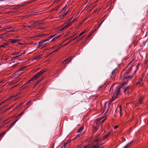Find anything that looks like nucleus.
<instances>
[{"label":"nucleus","instance_id":"obj_1","mask_svg":"<svg viewBox=\"0 0 148 148\" xmlns=\"http://www.w3.org/2000/svg\"><path fill=\"white\" fill-rule=\"evenodd\" d=\"M56 36V35H52L48 37L46 39L41 40L38 42V48H42L47 45L48 43V41H50V39L52 38L50 41H55L60 36Z\"/></svg>","mask_w":148,"mask_h":148},{"label":"nucleus","instance_id":"obj_2","mask_svg":"<svg viewBox=\"0 0 148 148\" xmlns=\"http://www.w3.org/2000/svg\"><path fill=\"white\" fill-rule=\"evenodd\" d=\"M126 84V82H123V84H120L118 86L115 88L113 92V97L111 101H112L118 97L119 95H120V88H122Z\"/></svg>","mask_w":148,"mask_h":148},{"label":"nucleus","instance_id":"obj_3","mask_svg":"<svg viewBox=\"0 0 148 148\" xmlns=\"http://www.w3.org/2000/svg\"><path fill=\"white\" fill-rule=\"evenodd\" d=\"M47 70L46 69L42 70L37 73L35 75H34L32 78L31 79L33 81L37 79L38 77H39L44 73L47 71Z\"/></svg>","mask_w":148,"mask_h":148},{"label":"nucleus","instance_id":"obj_4","mask_svg":"<svg viewBox=\"0 0 148 148\" xmlns=\"http://www.w3.org/2000/svg\"><path fill=\"white\" fill-rule=\"evenodd\" d=\"M134 74H132V75H128L127 73H125L123 75V79L124 80L123 82H125L127 83V82L130 79H131V78L133 77Z\"/></svg>","mask_w":148,"mask_h":148},{"label":"nucleus","instance_id":"obj_5","mask_svg":"<svg viewBox=\"0 0 148 148\" xmlns=\"http://www.w3.org/2000/svg\"><path fill=\"white\" fill-rule=\"evenodd\" d=\"M101 112L100 113L101 115H102V118L101 119L97 118L95 121V123L96 124H98L99 123L98 121L100 120L102 118L104 117H105L106 116L108 115L110 113V112Z\"/></svg>","mask_w":148,"mask_h":148},{"label":"nucleus","instance_id":"obj_6","mask_svg":"<svg viewBox=\"0 0 148 148\" xmlns=\"http://www.w3.org/2000/svg\"><path fill=\"white\" fill-rule=\"evenodd\" d=\"M106 103H105L103 107V111H111L112 110V107L109 104L107 106V107H106Z\"/></svg>","mask_w":148,"mask_h":148},{"label":"nucleus","instance_id":"obj_7","mask_svg":"<svg viewBox=\"0 0 148 148\" xmlns=\"http://www.w3.org/2000/svg\"><path fill=\"white\" fill-rule=\"evenodd\" d=\"M12 96H10L5 100L4 101H3L1 103H0V106L3 103H7L9 104L10 103L11 101V99L12 98Z\"/></svg>","mask_w":148,"mask_h":148},{"label":"nucleus","instance_id":"obj_8","mask_svg":"<svg viewBox=\"0 0 148 148\" xmlns=\"http://www.w3.org/2000/svg\"><path fill=\"white\" fill-rule=\"evenodd\" d=\"M30 23L33 27L38 26L40 24L39 22L38 21H36L35 22L31 21L30 22Z\"/></svg>","mask_w":148,"mask_h":148},{"label":"nucleus","instance_id":"obj_9","mask_svg":"<svg viewBox=\"0 0 148 148\" xmlns=\"http://www.w3.org/2000/svg\"><path fill=\"white\" fill-rule=\"evenodd\" d=\"M25 51H23V53H22L20 55L16 56L13 57L12 58V59L13 60H15L16 59H18L21 56H23L25 55Z\"/></svg>","mask_w":148,"mask_h":148},{"label":"nucleus","instance_id":"obj_10","mask_svg":"<svg viewBox=\"0 0 148 148\" xmlns=\"http://www.w3.org/2000/svg\"><path fill=\"white\" fill-rule=\"evenodd\" d=\"M144 76V74H142L141 75L140 77L139 78L138 82L136 83L137 84H139L141 83V82H142L143 80Z\"/></svg>","mask_w":148,"mask_h":148},{"label":"nucleus","instance_id":"obj_11","mask_svg":"<svg viewBox=\"0 0 148 148\" xmlns=\"http://www.w3.org/2000/svg\"><path fill=\"white\" fill-rule=\"evenodd\" d=\"M130 87L128 86L126 87H124L123 88V92L125 93L127 92H128L130 89Z\"/></svg>","mask_w":148,"mask_h":148},{"label":"nucleus","instance_id":"obj_12","mask_svg":"<svg viewBox=\"0 0 148 148\" xmlns=\"http://www.w3.org/2000/svg\"><path fill=\"white\" fill-rule=\"evenodd\" d=\"M72 58L69 59V58H68L64 60L63 61V62H64L66 64L67 63H68L69 62H71V59Z\"/></svg>","mask_w":148,"mask_h":148},{"label":"nucleus","instance_id":"obj_13","mask_svg":"<svg viewBox=\"0 0 148 148\" xmlns=\"http://www.w3.org/2000/svg\"><path fill=\"white\" fill-rule=\"evenodd\" d=\"M66 29V27L64 25L61 26L59 28V30L60 31H62L65 30Z\"/></svg>","mask_w":148,"mask_h":148},{"label":"nucleus","instance_id":"obj_14","mask_svg":"<svg viewBox=\"0 0 148 148\" xmlns=\"http://www.w3.org/2000/svg\"><path fill=\"white\" fill-rule=\"evenodd\" d=\"M20 40L18 39H10V42L12 43H14L16 42H17Z\"/></svg>","mask_w":148,"mask_h":148},{"label":"nucleus","instance_id":"obj_15","mask_svg":"<svg viewBox=\"0 0 148 148\" xmlns=\"http://www.w3.org/2000/svg\"><path fill=\"white\" fill-rule=\"evenodd\" d=\"M32 104V101L31 100H29L27 103L26 104V105L25 106V109L27 108L29 106L31 105Z\"/></svg>","mask_w":148,"mask_h":148},{"label":"nucleus","instance_id":"obj_16","mask_svg":"<svg viewBox=\"0 0 148 148\" xmlns=\"http://www.w3.org/2000/svg\"><path fill=\"white\" fill-rule=\"evenodd\" d=\"M143 99V97H141L138 100V102L137 103V105L138 106L139 105H140V104L142 102V100Z\"/></svg>","mask_w":148,"mask_h":148},{"label":"nucleus","instance_id":"obj_17","mask_svg":"<svg viewBox=\"0 0 148 148\" xmlns=\"http://www.w3.org/2000/svg\"><path fill=\"white\" fill-rule=\"evenodd\" d=\"M132 66L129 68V69L128 70H127V71L125 73H127V74L128 75H131V71L132 70Z\"/></svg>","mask_w":148,"mask_h":148},{"label":"nucleus","instance_id":"obj_18","mask_svg":"<svg viewBox=\"0 0 148 148\" xmlns=\"http://www.w3.org/2000/svg\"><path fill=\"white\" fill-rule=\"evenodd\" d=\"M60 5H58L55 8H53L52 9V10H54L55 11H57L59 9V8L60 7Z\"/></svg>","mask_w":148,"mask_h":148},{"label":"nucleus","instance_id":"obj_19","mask_svg":"<svg viewBox=\"0 0 148 148\" xmlns=\"http://www.w3.org/2000/svg\"><path fill=\"white\" fill-rule=\"evenodd\" d=\"M47 35L45 34H40L37 35L35 36V37H43L46 36Z\"/></svg>","mask_w":148,"mask_h":148},{"label":"nucleus","instance_id":"obj_20","mask_svg":"<svg viewBox=\"0 0 148 148\" xmlns=\"http://www.w3.org/2000/svg\"><path fill=\"white\" fill-rule=\"evenodd\" d=\"M23 103H20L13 110H15L19 108Z\"/></svg>","mask_w":148,"mask_h":148},{"label":"nucleus","instance_id":"obj_21","mask_svg":"<svg viewBox=\"0 0 148 148\" xmlns=\"http://www.w3.org/2000/svg\"><path fill=\"white\" fill-rule=\"evenodd\" d=\"M41 58V56H38L35 57H34L33 59L32 60H38L39 59Z\"/></svg>","mask_w":148,"mask_h":148},{"label":"nucleus","instance_id":"obj_22","mask_svg":"<svg viewBox=\"0 0 148 148\" xmlns=\"http://www.w3.org/2000/svg\"><path fill=\"white\" fill-rule=\"evenodd\" d=\"M72 23H72V22H71V21L70 22L66 24H65L64 25H65V26H66V28H67L69 27L70 25H71Z\"/></svg>","mask_w":148,"mask_h":148},{"label":"nucleus","instance_id":"obj_23","mask_svg":"<svg viewBox=\"0 0 148 148\" xmlns=\"http://www.w3.org/2000/svg\"><path fill=\"white\" fill-rule=\"evenodd\" d=\"M72 23H72V22H71V21L70 22L66 24H65L64 25H65V26H66V28H67L69 27L70 25H71Z\"/></svg>","mask_w":148,"mask_h":148},{"label":"nucleus","instance_id":"obj_24","mask_svg":"<svg viewBox=\"0 0 148 148\" xmlns=\"http://www.w3.org/2000/svg\"><path fill=\"white\" fill-rule=\"evenodd\" d=\"M116 110H118L119 111H122V110L121 106L120 105L119 106H117L116 108Z\"/></svg>","mask_w":148,"mask_h":148},{"label":"nucleus","instance_id":"obj_25","mask_svg":"<svg viewBox=\"0 0 148 148\" xmlns=\"http://www.w3.org/2000/svg\"><path fill=\"white\" fill-rule=\"evenodd\" d=\"M8 45V43H4L3 44L0 45V47L4 48L5 47V46H6Z\"/></svg>","mask_w":148,"mask_h":148},{"label":"nucleus","instance_id":"obj_26","mask_svg":"<svg viewBox=\"0 0 148 148\" xmlns=\"http://www.w3.org/2000/svg\"><path fill=\"white\" fill-rule=\"evenodd\" d=\"M67 5L66 4L65 5V6L64 7V8H63V9L61 10V12L60 13L64 12L66 10V7Z\"/></svg>","mask_w":148,"mask_h":148},{"label":"nucleus","instance_id":"obj_27","mask_svg":"<svg viewBox=\"0 0 148 148\" xmlns=\"http://www.w3.org/2000/svg\"><path fill=\"white\" fill-rule=\"evenodd\" d=\"M8 36V34L7 33H5L4 34H3L1 35V37H6L7 36Z\"/></svg>","mask_w":148,"mask_h":148},{"label":"nucleus","instance_id":"obj_28","mask_svg":"<svg viewBox=\"0 0 148 148\" xmlns=\"http://www.w3.org/2000/svg\"><path fill=\"white\" fill-rule=\"evenodd\" d=\"M116 70V69H115L112 71V73H111L112 75L114 76L115 75V74L116 73V72H115Z\"/></svg>","mask_w":148,"mask_h":148},{"label":"nucleus","instance_id":"obj_29","mask_svg":"<svg viewBox=\"0 0 148 148\" xmlns=\"http://www.w3.org/2000/svg\"><path fill=\"white\" fill-rule=\"evenodd\" d=\"M88 30H86L84 31H83V32H82V33H80L79 34V36H82V34H83L85 33L86 32H88Z\"/></svg>","mask_w":148,"mask_h":148},{"label":"nucleus","instance_id":"obj_30","mask_svg":"<svg viewBox=\"0 0 148 148\" xmlns=\"http://www.w3.org/2000/svg\"><path fill=\"white\" fill-rule=\"evenodd\" d=\"M83 130V127H80L78 130L77 132H79Z\"/></svg>","mask_w":148,"mask_h":148},{"label":"nucleus","instance_id":"obj_31","mask_svg":"<svg viewBox=\"0 0 148 148\" xmlns=\"http://www.w3.org/2000/svg\"><path fill=\"white\" fill-rule=\"evenodd\" d=\"M31 81H32V80L31 78L29 81H27L26 83H25V84H24V85H26L27 84L29 83L30 82H31Z\"/></svg>","mask_w":148,"mask_h":148},{"label":"nucleus","instance_id":"obj_32","mask_svg":"<svg viewBox=\"0 0 148 148\" xmlns=\"http://www.w3.org/2000/svg\"><path fill=\"white\" fill-rule=\"evenodd\" d=\"M78 36H76V37H75V38H73L72 39H71L70 40V42H72V41H73V40H75L76 39V38H77Z\"/></svg>","mask_w":148,"mask_h":148},{"label":"nucleus","instance_id":"obj_33","mask_svg":"<svg viewBox=\"0 0 148 148\" xmlns=\"http://www.w3.org/2000/svg\"><path fill=\"white\" fill-rule=\"evenodd\" d=\"M69 13V11H68L66 12H65V13L62 16L64 17V16H66Z\"/></svg>","mask_w":148,"mask_h":148},{"label":"nucleus","instance_id":"obj_34","mask_svg":"<svg viewBox=\"0 0 148 148\" xmlns=\"http://www.w3.org/2000/svg\"><path fill=\"white\" fill-rule=\"evenodd\" d=\"M84 132L82 134H78V135H77V136H76V138H78V137H79L80 136L84 134Z\"/></svg>","mask_w":148,"mask_h":148},{"label":"nucleus","instance_id":"obj_35","mask_svg":"<svg viewBox=\"0 0 148 148\" xmlns=\"http://www.w3.org/2000/svg\"><path fill=\"white\" fill-rule=\"evenodd\" d=\"M136 68H137V69L135 71L134 73V75L136 73V72L137 71L138 69L139 68V66L138 65H137V66H136Z\"/></svg>","mask_w":148,"mask_h":148},{"label":"nucleus","instance_id":"obj_36","mask_svg":"<svg viewBox=\"0 0 148 148\" xmlns=\"http://www.w3.org/2000/svg\"><path fill=\"white\" fill-rule=\"evenodd\" d=\"M42 78L41 79H40V80L37 81V82H36V84H38L40 82V81H42Z\"/></svg>","mask_w":148,"mask_h":148},{"label":"nucleus","instance_id":"obj_37","mask_svg":"<svg viewBox=\"0 0 148 148\" xmlns=\"http://www.w3.org/2000/svg\"><path fill=\"white\" fill-rule=\"evenodd\" d=\"M98 29L97 28V29H95V30H92V31L91 32V33H92V34L94 32H95L97 31V30Z\"/></svg>","mask_w":148,"mask_h":148},{"label":"nucleus","instance_id":"obj_38","mask_svg":"<svg viewBox=\"0 0 148 148\" xmlns=\"http://www.w3.org/2000/svg\"><path fill=\"white\" fill-rule=\"evenodd\" d=\"M59 49V48H58L56 50H55L53 52H52L51 53L49 54H51L52 53H53L55 52H57V51H58Z\"/></svg>","mask_w":148,"mask_h":148},{"label":"nucleus","instance_id":"obj_39","mask_svg":"<svg viewBox=\"0 0 148 148\" xmlns=\"http://www.w3.org/2000/svg\"><path fill=\"white\" fill-rule=\"evenodd\" d=\"M17 30H16L14 28L13 29H12L11 30H10L9 32H14V31H16Z\"/></svg>","mask_w":148,"mask_h":148},{"label":"nucleus","instance_id":"obj_40","mask_svg":"<svg viewBox=\"0 0 148 148\" xmlns=\"http://www.w3.org/2000/svg\"><path fill=\"white\" fill-rule=\"evenodd\" d=\"M19 53L18 52H14L13 53H12V55H16L18 54Z\"/></svg>","mask_w":148,"mask_h":148},{"label":"nucleus","instance_id":"obj_41","mask_svg":"<svg viewBox=\"0 0 148 148\" xmlns=\"http://www.w3.org/2000/svg\"><path fill=\"white\" fill-rule=\"evenodd\" d=\"M114 84H113L111 86V87H110V91L111 90V89H112L113 88V86H114Z\"/></svg>","mask_w":148,"mask_h":148},{"label":"nucleus","instance_id":"obj_42","mask_svg":"<svg viewBox=\"0 0 148 148\" xmlns=\"http://www.w3.org/2000/svg\"><path fill=\"white\" fill-rule=\"evenodd\" d=\"M76 21V18H75L73 21H71V22H72V23Z\"/></svg>","mask_w":148,"mask_h":148},{"label":"nucleus","instance_id":"obj_43","mask_svg":"<svg viewBox=\"0 0 148 148\" xmlns=\"http://www.w3.org/2000/svg\"><path fill=\"white\" fill-rule=\"evenodd\" d=\"M92 34V33H90V34L86 38H88Z\"/></svg>","mask_w":148,"mask_h":148},{"label":"nucleus","instance_id":"obj_44","mask_svg":"<svg viewBox=\"0 0 148 148\" xmlns=\"http://www.w3.org/2000/svg\"><path fill=\"white\" fill-rule=\"evenodd\" d=\"M18 120V119L16 120L13 123L11 124V126L15 124Z\"/></svg>","mask_w":148,"mask_h":148},{"label":"nucleus","instance_id":"obj_45","mask_svg":"<svg viewBox=\"0 0 148 148\" xmlns=\"http://www.w3.org/2000/svg\"><path fill=\"white\" fill-rule=\"evenodd\" d=\"M134 61V59H132V60L128 64V66H128L133 61Z\"/></svg>","mask_w":148,"mask_h":148},{"label":"nucleus","instance_id":"obj_46","mask_svg":"<svg viewBox=\"0 0 148 148\" xmlns=\"http://www.w3.org/2000/svg\"><path fill=\"white\" fill-rule=\"evenodd\" d=\"M27 27H29V28H32L33 27L32 26V25H31L27 26Z\"/></svg>","mask_w":148,"mask_h":148},{"label":"nucleus","instance_id":"obj_47","mask_svg":"<svg viewBox=\"0 0 148 148\" xmlns=\"http://www.w3.org/2000/svg\"><path fill=\"white\" fill-rule=\"evenodd\" d=\"M119 126L118 125L115 126L114 127V129H115L118 127Z\"/></svg>","mask_w":148,"mask_h":148},{"label":"nucleus","instance_id":"obj_48","mask_svg":"<svg viewBox=\"0 0 148 148\" xmlns=\"http://www.w3.org/2000/svg\"><path fill=\"white\" fill-rule=\"evenodd\" d=\"M71 42H70V41L69 42H67L65 45H64V46H66V45H67L69 43H70Z\"/></svg>","mask_w":148,"mask_h":148},{"label":"nucleus","instance_id":"obj_49","mask_svg":"<svg viewBox=\"0 0 148 148\" xmlns=\"http://www.w3.org/2000/svg\"><path fill=\"white\" fill-rule=\"evenodd\" d=\"M103 22H101V23L99 25V26H98V27H97V28L98 29L99 27H100V25H101L102 24V23Z\"/></svg>","mask_w":148,"mask_h":148},{"label":"nucleus","instance_id":"obj_50","mask_svg":"<svg viewBox=\"0 0 148 148\" xmlns=\"http://www.w3.org/2000/svg\"><path fill=\"white\" fill-rule=\"evenodd\" d=\"M103 22H101V23L99 25V26H98V27H97V28L98 29L99 27H100V25H101L102 24V23Z\"/></svg>","mask_w":148,"mask_h":148},{"label":"nucleus","instance_id":"obj_51","mask_svg":"<svg viewBox=\"0 0 148 148\" xmlns=\"http://www.w3.org/2000/svg\"><path fill=\"white\" fill-rule=\"evenodd\" d=\"M6 29V28H3V29H0V32H2L3 31L4 29Z\"/></svg>","mask_w":148,"mask_h":148},{"label":"nucleus","instance_id":"obj_52","mask_svg":"<svg viewBox=\"0 0 148 148\" xmlns=\"http://www.w3.org/2000/svg\"><path fill=\"white\" fill-rule=\"evenodd\" d=\"M106 119H105L102 121V124L104 122V121H105L106 120Z\"/></svg>","mask_w":148,"mask_h":148},{"label":"nucleus","instance_id":"obj_53","mask_svg":"<svg viewBox=\"0 0 148 148\" xmlns=\"http://www.w3.org/2000/svg\"><path fill=\"white\" fill-rule=\"evenodd\" d=\"M5 132H3L2 134H1L0 135V137L2 135L4 134H5Z\"/></svg>","mask_w":148,"mask_h":148},{"label":"nucleus","instance_id":"obj_54","mask_svg":"<svg viewBox=\"0 0 148 148\" xmlns=\"http://www.w3.org/2000/svg\"><path fill=\"white\" fill-rule=\"evenodd\" d=\"M31 3V2H28L27 3H25V4H26V5H27L29 3Z\"/></svg>","mask_w":148,"mask_h":148},{"label":"nucleus","instance_id":"obj_55","mask_svg":"<svg viewBox=\"0 0 148 148\" xmlns=\"http://www.w3.org/2000/svg\"><path fill=\"white\" fill-rule=\"evenodd\" d=\"M23 114V112L21 113L18 115V116H21Z\"/></svg>","mask_w":148,"mask_h":148},{"label":"nucleus","instance_id":"obj_56","mask_svg":"<svg viewBox=\"0 0 148 148\" xmlns=\"http://www.w3.org/2000/svg\"><path fill=\"white\" fill-rule=\"evenodd\" d=\"M18 43L19 45H22L23 44V43L19 42H18Z\"/></svg>","mask_w":148,"mask_h":148},{"label":"nucleus","instance_id":"obj_57","mask_svg":"<svg viewBox=\"0 0 148 148\" xmlns=\"http://www.w3.org/2000/svg\"><path fill=\"white\" fill-rule=\"evenodd\" d=\"M128 145V144L127 145H126L124 147V148H127V146Z\"/></svg>","mask_w":148,"mask_h":148},{"label":"nucleus","instance_id":"obj_58","mask_svg":"<svg viewBox=\"0 0 148 148\" xmlns=\"http://www.w3.org/2000/svg\"><path fill=\"white\" fill-rule=\"evenodd\" d=\"M67 21H68V22H69V21H71V20H70V19H68V20H67Z\"/></svg>","mask_w":148,"mask_h":148},{"label":"nucleus","instance_id":"obj_59","mask_svg":"<svg viewBox=\"0 0 148 148\" xmlns=\"http://www.w3.org/2000/svg\"><path fill=\"white\" fill-rule=\"evenodd\" d=\"M68 39V38H67V39L66 40H64L63 41V42H65L66 41V40H67V39Z\"/></svg>","mask_w":148,"mask_h":148},{"label":"nucleus","instance_id":"obj_60","mask_svg":"<svg viewBox=\"0 0 148 148\" xmlns=\"http://www.w3.org/2000/svg\"><path fill=\"white\" fill-rule=\"evenodd\" d=\"M10 28H11L10 27H8V28H6V29H10Z\"/></svg>","mask_w":148,"mask_h":148},{"label":"nucleus","instance_id":"obj_61","mask_svg":"<svg viewBox=\"0 0 148 148\" xmlns=\"http://www.w3.org/2000/svg\"><path fill=\"white\" fill-rule=\"evenodd\" d=\"M27 26H26V25H25L24 27H27Z\"/></svg>","mask_w":148,"mask_h":148},{"label":"nucleus","instance_id":"obj_62","mask_svg":"<svg viewBox=\"0 0 148 148\" xmlns=\"http://www.w3.org/2000/svg\"><path fill=\"white\" fill-rule=\"evenodd\" d=\"M95 130H97V127H95Z\"/></svg>","mask_w":148,"mask_h":148},{"label":"nucleus","instance_id":"obj_63","mask_svg":"<svg viewBox=\"0 0 148 148\" xmlns=\"http://www.w3.org/2000/svg\"><path fill=\"white\" fill-rule=\"evenodd\" d=\"M73 18V17H72L70 19H70V20H71V19L72 18Z\"/></svg>","mask_w":148,"mask_h":148},{"label":"nucleus","instance_id":"obj_64","mask_svg":"<svg viewBox=\"0 0 148 148\" xmlns=\"http://www.w3.org/2000/svg\"><path fill=\"white\" fill-rule=\"evenodd\" d=\"M72 38V37L71 36H70V37H69V38Z\"/></svg>","mask_w":148,"mask_h":148}]
</instances>
